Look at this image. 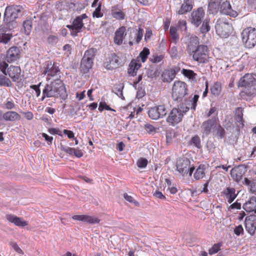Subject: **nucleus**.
<instances>
[{
    "instance_id": "obj_1",
    "label": "nucleus",
    "mask_w": 256,
    "mask_h": 256,
    "mask_svg": "<svg viewBox=\"0 0 256 256\" xmlns=\"http://www.w3.org/2000/svg\"><path fill=\"white\" fill-rule=\"evenodd\" d=\"M187 50L193 60L199 64H206L209 61V50L206 46L199 44L198 37L191 38Z\"/></svg>"
},
{
    "instance_id": "obj_12",
    "label": "nucleus",
    "mask_w": 256,
    "mask_h": 256,
    "mask_svg": "<svg viewBox=\"0 0 256 256\" xmlns=\"http://www.w3.org/2000/svg\"><path fill=\"white\" fill-rule=\"evenodd\" d=\"M104 66L108 70H113L120 66V58L114 52H111L106 56Z\"/></svg>"
},
{
    "instance_id": "obj_7",
    "label": "nucleus",
    "mask_w": 256,
    "mask_h": 256,
    "mask_svg": "<svg viewBox=\"0 0 256 256\" xmlns=\"http://www.w3.org/2000/svg\"><path fill=\"white\" fill-rule=\"evenodd\" d=\"M242 42L245 47L251 48L256 44V30L255 28L248 27L244 28L242 34Z\"/></svg>"
},
{
    "instance_id": "obj_18",
    "label": "nucleus",
    "mask_w": 256,
    "mask_h": 256,
    "mask_svg": "<svg viewBox=\"0 0 256 256\" xmlns=\"http://www.w3.org/2000/svg\"><path fill=\"white\" fill-rule=\"evenodd\" d=\"M240 83L242 87L254 86L256 84V74H245L240 80Z\"/></svg>"
},
{
    "instance_id": "obj_64",
    "label": "nucleus",
    "mask_w": 256,
    "mask_h": 256,
    "mask_svg": "<svg viewBox=\"0 0 256 256\" xmlns=\"http://www.w3.org/2000/svg\"><path fill=\"white\" fill-rule=\"evenodd\" d=\"M250 190L252 192H256V177L254 180H253L252 181V182L250 185Z\"/></svg>"
},
{
    "instance_id": "obj_53",
    "label": "nucleus",
    "mask_w": 256,
    "mask_h": 256,
    "mask_svg": "<svg viewBox=\"0 0 256 256\" xmlns=\"http://www.w3.org/2000/svg\"><path fill=\"white\" fill-rule=\"evenodd\" d=\"M124 197L126 201L130 203L134 204L136 206L139 205V203L137 201L135 200L132 196L128 195L126 193L124 194Z\"/></svg>"
},
{
    "instance_id": "obj_6",
    "label": "nucleus",
    "mask_w": 256,
    "mask_h": 256,
    "mask_svg": "<svg viewBox=\"0 0 256 256\" xmlns=\"http://www.w3.org/2000/svg\"><path fill=\"white\" fill-rule=\"evenodd\" d=\"M188 85L180 80H176L172 86V96L176 101H180L188 94Z\"/></svg>"
},
{
    "instance_id": "obj_40",
    "label": "nucleus",
    "mask_w": 256,
    "mask_h": 256,
    "mask_svg": "<svg viewBox=\"0 0 256 256\" xmlns=\"http://www.w3.org/2000/svg\"><path fill=\"white\" fill-rule=\"evenodd\" d=\"M182 73L186 78L190 80H196L197 74L193 70H187L183 68L182 70Z\"/></svg>"
},
{
    "instance_id": "obj_25",
    "label": "nucleus",
    "mask_w": 256,
    "mask_h": 256,
    "mask_svg": "<svg viewBox=\"0 0 256 256\" xmlns=\"http://www.w3.org/2000/svg\"><path fill=\"white\" fill-rule=\"evenodd\" d=\"M222 194L226 196L229 204H231L238 196V194L236 193L235 188L230 187H228L224 189Z\"/></svg>"
},
{
    "instance_id": "obj_22",
    "label": "nucleus",
    "mask_w": 256,
    "mask_h": 256,
    "mask_svg": "<svg viewBox=\"0 0 256 256\" xmlns=\"http://www.w3.org/2000/svg\"><path fill=\"white\" fill-rule=\"evenodd\" d=\"M8 28L4 25L0 26V43L8 44L12 37V33L6 32Z\"/></svg>"
},
{
    "instance_id": "obj_10",
    "label": "nucleus",
    "mask_w": 256,
    "mask_h": 256,
    "mask_svg": "<svg viewBox=\"0 0 256 256\" xmlns=\"http://www.w3.org/2000/svg\"><path fill=\"white\" fill-rule=\"evenodd\" d=\"M216 33L222 38H226L232 33L233 28L231 24L221 20L217 21L215 26Z\"/></svg>"
},
{
    "instance_id": "obj_2",
    "label": "nucleus",
    "mask_w": 256,
    "mask_h": 256,
    "mask_svg": "<svg viewBox=\"0 0 256 256\" xmlns=\"http://www.w3.org/2000/svg\"><path fill=\"white\" fill-rule=\"evenodd\" d=\"M42 90V100L45 98H58L60 96L62 100L67 98L68 94L65 85L60 78H56L48 82Z\"/></svg>"
},
{
    "instance_id": "obj_17",
    "label": "nucleus",
    "mask_w": 256,
    "mask_h": 256,
    "mask_svg": "<svg viewBox=\"0 0 256 256\" xmlns=\"http://www.w3.org/2000/svg\"><path fill=\"white\" fill-rule=\"evenodd\" d=\"M218 121V118H214L203 122L202 125L203 134L206 136L210 134L212 130L216 127Z\"/></svg>"
},
{
    "instance_id": "obj_60",
    "label": "nucleus",
    "mask_w": 256,
    "mask_h": 256,
    "mask_svg": "<svg viewBox=\"0 0 256 256\" xmlns=\"http://www.w3.org/2000/svg\"><path fill=\"white\" fill-rule=\"evenodd\" d=\"M244 232V229L242 225H238L234 229V232L236 236H240Z\"/></svg>"
},
{
    "instance_id": "obj_62",
    "label": "nucleus",
    "mask_w": 256,
    "mask_h": 256,
    "mask_svg": "<svg viewBox=\"0 0 256 256\" xmlns=\"http://www.w3.org/2000/svg\"><path fill=\"white\" fill-rule=\"evenodd\" d=\"M8 79L6 78L4 76H0V85L8 86V82H10Z\"/></svg>"
},
{
    "instance_id": "obj_35",
    "label": "nucleus",
    "mask_w": 256,
    "mask_h": 256,
    "mask_svg": "<svg viewBox=\"0 0 256 256\" xmlns=\"http://www.w3.org/2000/svg\"><path fill=\"white\" fill-rule=\"evenodd\" d=\"M222 84L219 82H215L211 86L210 90L212 94L214 96H218L222 92Z\"/></svg>"
},
{
    "instance_id": "obj_56",
    "label": "nucleus",
    "mask_w": 256,
    "mask_h": 256,
    "mask_svg": "<svg viewBox=\"0 0 256 256\" xmlns=\"http://www.w3.org/2000/svg\"><path fill=\"white\" fill-rule=\"evenodd\" d=\"M198 98H199V96L198 94L194 95L192 100L191 102V106H190L191 109H192L194 110H196V108L197 105V102L198 101Z\"/></svg>"
},
{
    "instance_id": "obj_57",
    "label": "nucleus",
    "mask_w": 256,
    "mask_h": 256,
    "mask_svg": "<svg viewBox=\"0 0 256 256\" xmlns=\"http://www.w3.org/2000/svg\"><path fill=\"white\" fill-rule=\"evenodd\" d=\"M178 27L181 30H187L186 22L185 20H180L178 22Z\"/></svg>"
},
{
    "instance_id": "obj_3",
    "label": "nucleus",
    "mask_w": 256,
    "mask_h": 256,
    "mask_svg": "<svg viewBox=\"0 0 256 256\" xmlns=\"http://www.w3.org/2000/svg\"><path fill=\"white\" fill-rule=\"evenodd\" d=\"M24 8L20 5H10L6 7L4 16L6 24L14 22L23 14Z\"/></svg>"
},
{
    "instance_id": "obj_58",
    "label": "nucleus",
    "mask_w": 256,
    "mask_h": 256,
    "mask_svg": "<svg viewBox=\"0 0 256 256\" xmlns=\"http://www.w3.org/2000/svg\"><path fill=\"white\" fill-rule=\"evenodd\" d=\"M145 130L149 134L156 132V128L152 125L150 124H146L145 125Z\"/></svg>"
},
{
    "instance_id": "obj_21",
    "label": "nucleus",
    "mask_w": 256,
    "mask_h": 256,
    "mask_svg": "<svg viewBox=\"0 0 256 256\" xmlns=\"http://www.w3.org/2000/svg\"><path fill=\"white\" fill-rule=\"evenodd\" d=\"M7 72L13 82H17L20 77L21 69L18 66H10L8 68Z\"/></svg>"
},
{
    "instance_id": "obj_51",
    "label": "nucleus",
    "mask_w": 256,
    "mask_h": 256,
    "mask_svg": "<svg viewBox=\"0 0 256 256\" xmlns=\"http://www.w3.org/2000/svg\"><path fill=\"white\" fill-rule=\"evenodd\" d=\"M58 40V38L57 36L54 35H50L47 38V42L50 44H56Z\"/></svg>"
},
{
    "instance_id": "obj_33",
    "label": "nucleus",
    "mask_w": 256,
    "mask_h": 256,
    "mask_svg": "<svg viewBox=\"0 0 256 256\" xmlns=\"http://www.w3.org/2000/svg\"><path fill=\"white\" fill-rule=\"evenodd\" d=\"M256 207V200L252 198L243 205V208L247 212H252Z\"/></svg>"
},
{
    "instance_id": "obj_34",
    "label": "nucleus",
    "mask_w": 256,
    "mask_h": 256,
    "mask_svg": "<svg viewBox=\"0 0 256 256\" xmlns=\"http://www.w3.org/2000/svg\"><path fill=\"white\" fill-rule=\"evenodd\" d=\"M243 108L241 107L237 108L234 112V119L237 122L244 125V120L243 118Z\"/></svg>"
},
{
    "instance_id": "obj_44",
    "label": "nucleus",
    "mask_w": 256,
    "mask_h": 256,
    "mask_svg": "<svg viewBox=\"0 0 256 256\" xmlns=\"http://www.w3.org/2000/svg\"><path fill=\"white\" fill-rule=\"evenodd\" d=\"M222 246V242H218L214 244L208 250V253L212 255L217 253L220 250V248Z\"/></svg>"
},
{
    "instance_id": "obj_61",
    "label": "nucleus",
    "mask_w": 256,
    "mask_h": 256,
    "mask_svg": "<svg viewBox=\"0 0 256 256\" xmlns=\"http://www.w3.org/2000/svg\"><path fill=\"white\" fill-rule=\"evenodd\" d=\"M63 50L65 54L68 56L71 53L72 46L69 44H66L63 46Z\"/></svg>"
},
{
    "instance_id": "obj_41",
    "label": "nucleus",
    "mask_w": 256,
    "mask_h": 256,
    "mask_svg": "<svg viewBox=\"0 0 256 256\" xmlns=\"http://www.w3.org/2000/svg\"><path fill=\"white\" fill-rule=\"evenodd\" d=\"M214 128L216 136H218L220 138H222L224 137L226 134L225 130L220 124L217 123V125Z\"/></svg>"
},
{
    "instance_id": "obj_28",
    "label": "nucleus",
    "mask_w": 256,
    "mask_h": 256,
    "mask_svg": "<svg viewBox=\"0 0 256 256\" xmlns=\"http://www.w3.org/2000/svg\"><path fill=\"white\" fill-rule=\"evenodd\" d=\"M245 228L246 230L250 235H254L256 230V222L252 218L246 217L245 219Z\"/></svg>"
},
{
    "instance_id": "obj_15",
    "label": "nucleus",
    "mask_w": 256,
    "mask_h": 256,
    "mask_svg": "<svg viewBox=\"0 0 256 256\" xmlns=\"http://www.w3.org/2000/svg\"><path fill=\"white\" fill-rule=\"evenodd\" d=\"M205 12L202 8H198L191 13L190 22L196 27H198L202 23Z\"/></svg>"
},
{
    "instance_id": "obj_4",
    "label": "nucleus",
    "mask_w": 256,
    "mask_h": 256,
    "mask_svg": "<svg viewBox=\"0 0 256 256\" xmlns=\"http://www.w3.org/2000/svg\"><path fill=\"white\" fill-rule=\"evenodd\" d=\"M96 53L95 48H90L84 53L80 62V70L84 74L87 73L92 67Z\"/></svg>"
},
{
    "instance_id": "obj_36",
    "label": "nucleus",
    "mask_w": 256,
    "mask_h": 256,
    "mask_svg": "<svg viewBox=\"0 0 256 256\" xmlns=\"http://www.w3.org/2000/svg\"><path fill=\"white\" fill-rule=\"evenodd\" d=\"M220 0H210L208 4L209 10L212 13L216 12L220 7Z\"/></svg>"
},
{
    "instance_id": "obj_8",
    "label": "nucleus",
    "mask_w": 256,
    "mask_h": 256,
    "mask_svg": "<svg viewBox=\"0 0 256 256\" xmlns=\"http://www.w3.org/2000/svg\"><path fill=\"white\" fill-rule=\"evenodd\" d=\"M189 109L190 108L188 106H186L185 110L184 109L182 110L179 108H173L166 118V122L170 126H175L182 121L184 114L187 112Z\"/></svg>"
},
{
    "instance_id": "obj_13",
    "label": "nucleus",
    "mask_w": 256,
    "mask_h": 256,
    "mask_svg": "<svg viewBox=\"0 0 256 256\" xmlns=\"http://www.w3.org/2000/svg\"><path fill=\"white\" fill-rule=\"evenodd\" d=\"M166 114V108L164 104L152 107L148 112V116L152 120H158L163 118Z\"/></svg>"
},
{
    "instance_id": "obj_30",
    "label": "nucleus",
    "mask_w": 256,
    "mask_h": 256,
    "mask_svg": "<svg viewBox=\"0 0 256 256\" xmlns=\"http://www.w3.org/2000/svg\"><path fill=\"white\" fill-rule=\"evenodd\" d=\"M244 174L243 170L240 167L234 168L230 170V176L235 181L240 182Z\"/></svg>"
},
{
    "instance_id": "obj_37",
    "label": "nucleus",
    "mask_w": 256,
    "mask_h": 256,
    "mask_svg": "<svg viewBox=\"0 0 256 256\" xmlns=\"http://www.w3.org/2000/svg\"><path fill=\"white\" fill-rule=\"evenodd\" d=\"M205 168L204 165H200L196 168L194 174V178L196 180H198L202 178L205 176Z\"/></svg>"
},
{
    "instance_id": "obj_16",
    "label": "nucleus",
    "mask_w": 256,
    "mask_h": 256,
    "mask_svg": "<svg viewBox=\"0 0 256 256\" xmlns=\"http://www.w3.org/2000/svg\"><path fill=\"white\" fill-rule=\"evenodd\" d=\"M21 52L17 46H12L6 52V60L8 62H16L20 58Z\"/></svg>"
},
{
    "instance_id": "obj_32",
    "label": "nucleus",
    "mask_w": 256,
    "mask_h": 256,
    "mask_svg": "<svg viewBox=\"0 0 256 256\" xmlns=\"http://www.w3.org/2000/svg\"><path fill=\"white\" fill-rule=\"evenodd\" d=\"M193 6L190 0H184V2L181 6L180 8L178 10L179 14H184L192 10Z\"/></svg>"
},
{
    "instance_id": "obj_55",
    "label": "nucleus",
    "mask_w": 256,
    "mask_h": 256,
    "mask_svg": "<svg viewBox=\"0 0 256 256\" xmlns=\"http://www.w3.org/2000/svg\"><path fill=\"white\" fill-rule=\"evenodd\" d=\"M143 36V30L141 28H139L138 32L136 34V43H139V42L142 40Z\"/></svg>"
},
{
    "instance_id": "obj_48",
    "label": "nucleus",
    "mask_w": 256,
    "mask_h": 256,
    "mask_svg": "<svg viewBox=\"0 0 256 256\" xmlns=\"http://www.w3.org/2000/svg\"><path fill=\"white\" fill-rule=\"evenodd\" d=\"M98 109L100 112H102L104 110L116 112V110L114 109L111 108L104 102H100Z\"/></svg>"
},
{
    "instance_id": "obj_14",
    "label": "nucleus",
    "mask_w": 256,
    "mask_h": 256,
    "mask_svg": "<svg viewBox=\"0 0 256 256\" xmlns=\"http://www.w3.org/2000/svg\"><path fill=\"white\" fill-rule=\"evenodd\" d=\"M180 70V68L178 66H173L170 68L165 69L162 74V81L170 82L174 80Z\"/></svg>"
},
{
    "instance_id": "obj_9",
    "label": "nucleus",
    "mask_w": 256,
    "mask_h": 256,
    "mask_svg": "<svg viewBox=\"0 0 256 256\" xmlns=\"http://www.w3.org/2000/svg\"><path fill=\"white\" fill-rule=\"evenodd\" d=\"M60 72L58 66H56L54 62H46L42 70V73L46 76V80L49 82L56 78H60L57 74Z\"/></svg>"
},
{
    "instance_id": "obj_42",
    "label": "nucleus",
    "mask_w": 256,
    "mask_h": 256,
    "mask_svg": "<svg viewBox=\"0 0 256 256\" xmlns=\"http://www.w3.org/2000/svg\"><path fill=\"white\" fill-rule=\"evenodd\" d=\"M190 143V144H193L198 148H202L200 139V136L198 135H196L192 137Z\"/></svg>"
},
{
    "instance_id": "obj_63",
    "label": "nucleus",
    "mask_w": 256,
    "mask_h": 256,
    "mask_svg": "<svg viewBox=\"0 0 256 256\" xmlns=\"http://www.w3.org/2000/svg\"><path fill=\"white\" fill-rule=\"evenodd\" d=\"M63 132L64 134H66L68 138L72 139L74 137V132L70 130H64Z\"/></svg>"
},
{
    "instance_id": "obj_45",
    "label": "nucleus",
    "mask_w": 256,
    "mask_h": 256,
    "mask_svg": "<svg viewBox=\"0 0 256 256\" xmlns=\"http://www.w3.org/2000/svg\"><path fill=\"white\" fill-rule=\"evenodd\" d=\"M102 4V3L100 2L98 4V7L92 13V16L94 18H100L104 16L103 12L101 11Z\"/></svg>"
},
{
    "instance_id": "obj_11",
    "label": "nucleus",
    "mask_w": 256,
    "mask_h": 256,
    "mask_svg": "<svg viewBox=\"0 0 256 256\" xmlns=\"http://www.w3.org/2000/svg\"><path fill=\"white\" fill-rule=\"evenodd\" d=\"M87 18L86 14H83L76 17L73 20L72 24L66 26V27L70 30L72 36H76L78 33L82 31V28H84L82 20Z\"/></svg>"
},
{
    "instance_id": "obj_39",
    "label": "nucleus",
    "mask_w": 256,
    "mask_h": 256,
    "mask_svg": "<svg viewBox=\"0 0 256 256\" xmlns=\"http://www.w3.org/2000/svg\"><path fill=\"white\" fill-rule=\"evenodd\" d=\"M231 5L229 2L225 1L222 3L220 7L221 13L226 14L231 10Z\"/></svg>"
},
{
    "instance_id": "obj_47",
    "label": "nucleus",
    "mask_w": 256,
    "mask_h": 256,
    "mask_svg": "<svg viewBox=\"0 0 256 256\" xmlns=\"http://www.w3.org/2000/svg\"><path fill=\"white\" fill-rule=\"evenodd\" d=\"M164 58V54H154L150 58V61L152 63H158L161 62Z\"/></svg>"
},
{
    "instance_id": "obj_20",
    "label": "nucleus",
    "mask_w": 256,
    "mask_h": 256,
    "mask_svg": "<svg viewBox=\"0 0 256 256\" xmlns=\"http://www.w3.org/2000/svg\"><path fill=\"white\" fill-rule=\"evenodd\" d=\"M72 218L75 220L81 221L89 224H98L100 222V219L98 218L86 214L74 215L72 216Z\"/></svg>"
},
{
    "instance_id": "obj_23",
    "label": "nucleus",
    "mask_w": 256,
    "mask_h": 256,
    "mask_svg": "<svg viewBox=\"0 0 256 256\" xmlns=\"http://www.w3.org/2000/svg\"><path fill=\"white\" fill-rule=\"evenodd\" d=\"M60 150L70 156H74L78 158L82 157L84 155L82 150L74 148L65 147L62 144H60Z\"/></svg>"
},
{
    "instance_id": "obj_54",
    "label": "nucleus",
    "mask_w": 256,
    "mask_h": 256,
    "mask_svg": "<svg viewBox=\"0 0 256 256\" xmlns=\"http://www.w3.org/2000/svg\"><path fill=\"white\" fill-rule=\"evenodd\" d=\"M41 84L42 82H40L37 85L34 84L30 86V88L34 90L35 91L37 97H38L40 94L41 92L40 87L41 86Z\"/></svg>"
},
{
    "instance_id": "obj_26",
    "label": "nucleus",
    "mask_w": 256,
    "mask_h": 256,
    "mask_svg": "<svg viewBox=\"0 0 256 256\" xmlns=\"http://www.w3.org/2000/svg\"><path fill=\"white\" fill-rule=\"evenodd\" d=\"M256 94V88L254 86L244 87L240 93V96L245 100L254 97Z\"/></svg>"
},
{
    "instance_id": "obj_24",
    "label": "nucleus",
    "mask_w": 256,
    "mask_h": 256,
    "mask_svg": "<svg viewBox=\"0 0 256 256\" xmlns=\"http://www.w3.org/2000/svg\"><path fill=\"white\" fill-rule=\"evenodd\" d=\"M6 218L8 222L14 224L16 226H18L24 227L28 225L27 222L24 220L12 214L6 215Z\"/></svg>"
},
{
    "instance_id": "obj_19",
    "label": "nucleus",
    "mask_w": 256,
    "mask_h": 256,
    "mask_svg": "<svg viewBox=\"0 0 256 256\" xmlns=\"http://www.w3.org/2000/svg\"><path fill=\"white\" fill-rule=\"evenodd\" d=\"M126 36V27L124 26H120L114 32V42L118 46L122 45Z\"/></svg>"
},
{
    "instance_id": "obj_59",
    "label": "nucleus",
    "mask_w": 256,
    "mask_h": 256,
    "mask_svg": "<svg viewBox=\"0 0 256 256\" xmlns=\"http://www.w3.org/2000/svg\"><path fill=\"white\" fill-rule=\"evenodd\" d=\"M241 208V204L236 201L235 202L232 204L228 208L229 210L237 209L240 210Z\"/></svg>"
},
{
    "instance_id": "obj_29",
    "label": "nucleus",
    "mask_w": 256,
    "mask_h": 256,
    "mask_svg": "<svg viewBox=\"0 0 256 256\" xmlns=\"http://www.w3.org/2000/svg\"><path fill=\"white\" fill-rule=\"evenodd\" d=\"M111 14L114 18L118 20H123L125 18V14L119 8L118 5L112 7Z\"/></svg>"
},
{
    "instance_id": "obj_52",
    "label": "nucleus",
    "mask_w": 256,
    "mask_h": 256,
    "mask_svg": "<svg viewBox=\"0 0 256 256\" xmlns=\"http://www.w3.org/2000/svg\"><path fill=\"white\" fill-rule=\"evenodd\" d=\"M10 246L13 248L14 250L19 254H24V252L18 246L16 242H11L10 243Z\"/></svg>"
},
{
    "instance_id": "obj_50",
    "label": "nucleus",
    "mask_w": 256,
    "mask_h": 256,
    "mask_svg": "<svg viewBox=\"0 0 256 256\" xmlns=\"http://www.w3.org/2000/svg\"><path fill=\"white\" fill-rule=\"evenodd\" d=\"M210 30V26L208 22L206 20L204 21L202 26L200 28L201 32L202 34H206Z\"/></svg>"
},
{
    "instance_id": "obj_5",
    "label": "nucleus",
    "mask_w": 256,
    "mask_h": 256,
    "mask_svg": "<svg viewBox=\"0 0 256 256\" xmlns=\"http://www.w3.org/2000/svg\"><path fill=\"white\" fill-rule=\"evenodd\" d=\"M176 170L183 176L188 174L192 176L195 168L193 164H191L190 160L186 157L178 158L176 161Z\"/></svg>"
},
{
    "instance_id": "obj_31",
    "label": "nucleus",
    "mask_w": 256,
    "mask_h": 256,
    "mask_svg": "<svg viewBox=\"0 0 256 256\" xmlns=\"http://www.w3.org/2000/svg\"><path fill=\"white\" fill-rule=\"evenodd\" d=\"M3 118L6 121H15L20 120V116L16 112L8 111L3 114Z\"/></svg>"
},
{
    "instance_id": "obj_38",
    "label": "nucleus",
    "mask_w": 256,
    "mask_h": 256,
    "mask_svg": "<svg viewBox=\"0 0 256 256\" xmlns=\"http://www.w3.org/2000/svg\"><path fill=\"white\" fill-rule=\"evenodd\" d=\"M23 27L26 35H29L32 28V20H26L23 22Z\"/></svg>"
},
{
    "instance_id": "obj_46",
    "label": "nucleus",
    "mask_w": 256,
    "mask_h": 256,
    "mask_svg": "<svg viewBox=\"0 0 256 256\" xmlns=\"http://www.w3.org/2000/svg\"><path fill=\"white\" fill-rule=\"evenodd\" d=\"M150 53L149 49L146 48H144L140 52L139 57L141 58L142 62H144L146 61Z\"/></svg>"
},
{
    "instance_id": "obj_27",
    "label": "nucleus",
    "mask_w": 256,
    "mask_h": 256,
    "mask_svg": "<svg viewBox=\"0 0 256 256\" xmlns=\"http://www.w3.org/2000/svg\"><path fill=\"white\" fill-rule=\"evenodd\" d=\"M141 64L138 60L133 59L130 62L128 68V73L132 76H135L136 74L137 70L140 68Z\"/></svg>"
},
{
    "instance_id": "obj_43",
    "label": "nucleus",
    "mask_w": 256,
    "mask_h": 256,
    "mask_svg": "<svg viewBox=\"0 0 256 256\" xmlns=\"http://www.w3.org/2000/svg\"><path fill=\"white\" fill-rule=\"evenodd\" d=\"M170 33L172 41L176 43L179 38V36L177 33V30L176 28L171 26L170 29Z\"/></svg>"
},
{
    "instance_id": "obj_49",
    "label": "nucleus",
    "mask_w": 256,
    "mask_h": 256,
    "mask_svg": "<svg viewBox=\"0 0 256 256\" xmlns=\"http://www.w3.org/2000/svg\"><path fill=\"white\" fill-rule=\"evenodd\" d=\"M148 164V160L143 158H141L137 161L136 164L140 168H144Z\"/></svg>"
}]
</instances>
